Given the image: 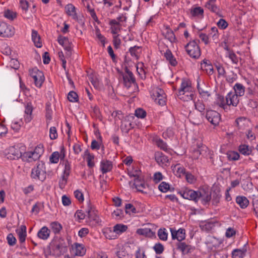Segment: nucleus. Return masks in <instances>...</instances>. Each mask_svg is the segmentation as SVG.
<instances>
[{
  "label": "nucleus",
  "mask_w": 258,
  "mask_h": 258,
  "mask_svg": "<svg viewBox=\"0 0 258 258\" xmlns=\"http://www.w3.org/2000/svg\"><path fill=\"white\" fill-rule=\"evenodd\" d=\"M155 158L156 162L160 165H166L169 161L168 157L160 152L155 153Z\"/></svg>",
  "instance_id": "6ab92c4d"
},
{
  "label": "nucleus",
  "mask_w": 258,
  "mask_h": 258,
  "mask_svg": "<svg viewBox=\"0 0 258 258\" xmlns=\"http://www.w3.org/2000/svg\"><path fill=\"white\" fill-rule=\"evenodd\" d=\"M44 147L42 144L37 145L32 151L26 152L23 154V160L31 162L38 160L43 154Z\"/></svg>",
  "instance_id": "f03ea898"
},
{
  "label": "nucleus",
  "mask_w": 258,
  "mask_h": 258,
  "mask_svg": "<svg viewBox=\"0 0 258 258\" xmlns=\"http://www.w3.org/2000/svg\"><path fill=\"white\" fill-rule=\"evenodd\" d=\"M9 151L10 152L8 156V159L12 160L18 159L21 157L23 158V155L19 149L12 147L10 148Z\"/></svg>",
  "instance_id": "a211bd4d"
},
{
  "label": "nucleus",
  "mask_w": 258,
  "mask_h": 258,
  "mask_svg": "<svg viewBox=\"0 0 258 258\" xmlns=\"http://www.w3.org/2000/svg\"><path fill=\"white\" fill-rule=\"evenodd\" d=\"M125 212L130 215L138 213L136 208L131 204H127L125 206Z\"/></svg>",
  "instance_id": "09e8293b"
},
{
  "label": "nucleus",
  "mask_w": 258,
  "mask_h": 258,
  "mask_svg": "<svg viewBox=\"0 0 258 258\" xmlns=\"http://www.w3.org/2000/svg\"><path fill=\"white\" fill-rule=\"evenodd\" d=\"M117 255L119 258H130V255L123 248H121L117 252Z\"/></svg>",
  "instance_id": "5fc2aeb1"
},
{
  "label": "nucleus",
  "mask_w": 258,
  "mask_h": 258,
  "mask_svg": "<svg viewBox=\"0 0 258 258\" xmlns=\"http://www.w3.org/2000/svg\"><path fill=\"white\" fill-rule=\"evenodd\" d=\"M109 25L111 32L113 35L118 34L121 29V24L116 20L111 19L109 20Z\"/></svg>",
  "instance_id": "dca6fc26"
},
{
  "label": "nucleus",
  "mask_w": 258,
  "mask_h": 258,
  "mask_svg": "<svg viewBox=\"0 0 258 258\" xmlns=\"http://www.w3.org/2000/svg\"><path fill=\"white\" fill-rule=\"evenodd\" d=\"M153 249L157 254H159L162 253L164 251V246L162 244L158 243L155 244Z\"/></svg>",
  "instance_id": "680f3d73"
},
{
  "label": "nucleus",
  "mask_w": 258,
  "mask_h": 258,
  "mask_svg": "<svg viewBox=\"0 0 258 258\" xmlns=\"http://www.w3.org/2000/svg\"><path fill=\"white\" fill-rule=\"evenodd\" d=\"M135 115L138 118H143L146 116V112L142 108H138L135 111Z\"/></svg>",
  "instance_id": "338daca9"
},
{
  "label": "nucleus",
  "mask_w": 258,
  "mask_h": 258,
  "mask_svg": "<svg viewBox=\"0 0 258 258\" xmlns=\"http://www.w3.org/2000/svg\"><path fill=\"white\" fill-rule=\"evenodd\" d=\"M226 155L228 160L230 161L237 160L240 157L239 153L235 151H228Z\"/></svg>",
  "instance_id": "c03bdc74"
},
{
  "label": "nucleus",
  "mask_w": 258,
  "mask_h": 258,
  "mask_svg": "<svg viewBox=\"0 0 258 258\" xmlns=\"http://www.w3.org/2000/svg\"><path fill=\"white\" fill-rule=\"evenodd\" d=\"M137 233L141 235L151 237L153 235V232L150 228H140L137 230Z\"/></svg>",
  "instance_id": "37998d69"
},
{
  "label": "nucleus",
  "mask_w": 258,
  "mask_h": 258,
  "mask_svg": "<svg viewBox=\"0 0 258 258\" xmlns=\"http://www.w3.org/2000/svg\"><path fill=\"white\" fill-rule=\"evenodd\" d=\"M33 110V107L31 103H28L25 106V120L26 122H30L32 119L31 114Z\"/></svg>",
  "instance_id": "7c9ffc66"
},
{
  "label": "nucleus",
  "mask_w": 258,
  "mask_h": 258,
  "mask_svg": "<svg viewBox=\"0 0 258 258\" xmlns=\"http://www.w3.org/2000/svg\"><path fill=\"white\" fill-rule=\"evenodd\" d=\"M85 157H86L87 165L90 168L93 167L95 165L94 155L91 154L88 150H86L84 154V158Z\"/></svg>",
  "instance_id": "473e14b6"
},
{
  "label": "nucleus",
  "mask_w": 258,
  "mask_h": 258,
  "mask_svg": "<svg viewBox=\"0 0 258 258\" xmlns=\"http://www.w3.org/2000/svg\"><path fill=\"white\" fill-rule=\"evenodd\" d=\"M219 105L223 109H225L227 105L236 106L239 102V97L234 93L231 92L228 93L225 99L221 96L219 98Z\"/></svg>",
  "instance_id": "7ed1b4c3"
},
{
  "label": "nucleus",
  "mask_w": 258,
  "mask_h": 258,
  "mask_svg": "<svg viewBox=\"0 0 258 258\" xmlns=\"http://www.w3.org/2000/svg\"><path fill=\"white\" fill-rule=\"evenodd\" d=\"M122 211L120 209H117L112 213V217L115 219L119 220L121 219L122 217Z\"/></svg>",
  "instance_id": "052dcab7"
},
{
  "label": "nucleus",
  "mask_w": 258,
  "mask_h": 258,
  "mask_svg": "<svg viewBox=\"0 0 258 258\" xmlns=\"http://www.w3.org/2000/svg\"><path fill=\"white\" fill-rule=\"evenodd\" d=\"M172 238L173 239H177L179 241H181L185 239V230L180 228L178 230L170 228Z\"/></svg>",
  "instance_id": "ddd939ff"
},
{
  "label": "nucleus",
  "mask_w": 258,
  "mask_h": 258,
  "mask_svg": "<svg viewBox=\"0 0 258 258\" xmlns=\"http://www.w3.org/2000/svg\"><path fill=\"white\" fill-rule=\"evenodd\" d=\"M166 95L165 94H164L163 95H160V97L155 98V102L160 105H164L166 103Z\"/></svg>",
  "instance_id": "bf43d9fd"
},
{
  "label": "nucleus",
  "mask_w": 258,
  "mask_h": 258,
  "mask_svg": "<svg viewBox=\"0 0 258 258\" xmlns=\"http://www.w3.org/2000/svg\"><path fill=\"white\" fill-rule=\"evenodd\" d=\"M192 18H203L204 17V10L200 7L191 8L190 12Z\"/></svg>",
  "instance_id": "412c9836"
},
{
  "label": "nucleus",
  "mask_w": 258,
  "mask_h": 258,
  "mask_svg": "<svg viewBox=\"0 0 258 258\" xmlns=\"http://www.w3.org/2000/svg\"><path fill=\"white\" fill-rule=\"evenodd\" d=\"M195 106L196 109L200 112H203L205 109V106L202 101L198 100L195 102Z\"/></svg>",
  "instance_id": "0e129e2a"
},
{
  "label": "nucleus",
  "mask_w": 258,
  "mask_h": 258,
  "mask_svg": "<svg viewBox=\"0 0 258 258\" xmlns=\"http://www.w3.org/2000/svg\"><path fill=\"white\" fill-rule=\"evenodd\" d=\"M90 81L95 88H98L100 86V83L98 79L94 76L89 77Z\"/></svg>",
  "instance_id": "69168bd1"
},
{
  "label": "nucleus",
  "mask_w": 258,
  "mask_h": 258,
  "mask_svg": "<svg viewBox=\"0 0 258 258\" xmlns=\"http://www.w3.org/2000/svg\"><path fill=\"white\" fill-rule=\"evenodd\" d=\"M68 100L72 102L78 101V96L77 94L74 91H70L68 95Z\"/></svg>",
  "instance_id": "6e6d98bb"
},
{
  "label": "nucleus",
  "mask_w": 258,
  "mask_h": 258,
  "mask_svg": "<svg viewBox=\"0 0 258 258\" xmlns=\"http://www.w3.org/2000/svg\"><path fill=\"white\" fill-rule=\"evenodd\" d=\"M246 249L244 247L242 249H235L232 252L233 258H244L246 255Z\"/></svg>",
  "instance_id": "c85d7f7f"
},
{
  "label": "nucleus",
  "mask_w": 258,
  "mask_h": 258,
  "mask_svg": "<svg viewBox=\"0 0 258 258\" xmlns=\"http://www.w3.org/2000/svg\"><path fill=\"white\" fill-rule=\"evenodd\" d=\"M237 204L242 209L246 208L249 204V201L244 196H238L236 199Z\"/></svg>",
  "instance_id": "2f4dec72"
},
{
  "label": "nucleus",
  "mask_w": 258,
  "mask_h": 258,
  "mask_svg": "<svg viewBox=\"0 0 258 258\" xmlns=\"http://www.w3.org/2000/svg\"><path fill=\"white\" fill-rule=\"evenodd\" d=\"M119 34L114 35L113 36V43L115 48H118L119 47L121 44V40L119 37Z\"/></svg>",
  "instance_id": "e2e57ef3"
},
{
  "label": "nucleus",
  "mask_w": 258,
  "mask_h": 258,
  "mask_svg": "<svg viewBox=\"0 0 258 258\" xmlns=\"http://www.w3.org/2000/svg\"><path fill=\"white\" fill-rule=\"evenodd\" d=\"M172 170L175 175L178 177H181L182 175H184L186 173L184 168L179 164L175 165L173 167Z\"/></svg>",
  "instance_id": "e433bc0d"
},
{
  "label": "nucleus",
  "mask_w": 258,
  "mask_h": 258,
  "mask_svg": "<svg viewBox=\"0 0 258 258\" xmlns=\"http://www.w3.org/2000/svg\"><path fill=\"white\" fill-rule=\"evenodd\" d=\"M125 74L123 75V83L126 87H130L132 84L135 83L136 79L133 74L125 67Z\"/></svg>",
  "instance_id": "1a4fd4ad"
},
{
  "label": "nucleus",
  "mask_w": 258,
  "mask_h": 258,
  "mask_svg": "<svg viewBox=\"0 0 258 258\" xmlns=\"http://www.w3.org/2000/svg\"><path fill=\"white\" fill-rule=\"evenodd\" d=\"M65 9L68 15L71 16L74 20H78V16L76 12V8L73 5L71 4H68L66 6Z\"/></svg>",
  "instance_id": "393cba45"
},
{
  "label": "nucleus",
  "mask_w": 258,
  "mask_h": 258,
  "mask_svg": "<svg viewBox=\"0 0 258 258\" xmlns=\"http://www.w3.org/2000/svg\"><path fill=\"white\" fill-rule=\"evenodd\" d=\"M100 167L103 174L106 173L111 171L113 168L112 163L107 160H102L100 162Z\"/></svg>",
  "instance_id": "f3484780"
},
{
  "label": "nucleus",
  "mask_w": 258,
  "mask_h": 258,
  "mask_svg": "<svg viewBox=\"0 0 258 258\" xmlns=\"http://www.w3.org/2000/svg\"><path fill=\"white\" fill-rule=\"evenodd\" d=\"M140 48L138 46H134L133 47H131L130 49V52L131 54L135 57L136 58H138L139 53H140Z\"/></svg>",
  "instance_id": "4d7b16f0"
},
{
  "label": "nucleus",
  "mask_w": 258,
  "mask_h": 258,
  "mask_svg": "<svg viewBox=\"0 0 258 258\" xmlns=\"http://www.w3.org/2000/svg\"><path fill=\"white\" fill-rule=\"evenodd\" d=\"M164 56L165 57L166 59L169 61L170 64L172 66H175L177 64V61L176 60L171 51L169 49H167L166 52H165Z\"/></svg>",
  "instance_id": "c9c22d12"
},
{
  "label": "nucleus",
  "mask_w": 258,
  "mask_h": 258,
  "mask_svg": "<svg viewBox=\"0 0 258 258\" xmlns=\"http://www.w3.org/2000/svg\"><path fill=\"white\" fill-rule=\"evenodd\" d=\"M178 248L182 251L183 254H187L191 252L192 249L191 246L187 245L184 242L179 243L178 245Z\"/></svg>",
  "instance_id": "58836bf2"
},
{
  "label": "nucleus",
  "mask_w": 258,
  "mask_h": 258,
  "mask_svg": "<svg viewBox=\"0 0 258 258\" xmlns=\"http://www.w3.org/2000/svg\"><path fill=\"white\" fill-rule=\"evenodd\" d=\"M190 91H193L190 81L188 79H183L177 95H181L184 93L189 94Z\"/></svg>",
  "instance_id": "6e6552de"
},
{
  "label": "nucleus",
  "mask_w": 258,
  "mask_h": 258,
  "mask_svg": "<svg viewBox=\"0 0 258 258\" xmlns=\"http://www.w3.org/2000/svg\"><path fill=\"white\" fill-rule=\"evenodd\" d=\"M205 7L211 12L215 13L217 15L222 17V12L220 8L216 6L215 2L206 3Z\"/></svg>",
  "instance_id": "aec40b11"
},
{
  "label": "nucleus",
  "mask_w": 258,
  "mask_h": 258,
  "mask_svg": "<svg viewBox=\"0 0 258 258\" xmlns=\"http://www.w3.org/2000/svg\"><path fill=\"white\" fill-rule=\"evenodd\" d=\"M50 230L46 226L42 227L38 232V237L43 240H46L50 235Z\"/></svg>",
  "instance_id": "5701e85b"
},
{
  "label": "nucleus",
  "mask_w": 258,
  "mask_h": 258,
  "mask_svg": "<svg viewBox=\"0 0 258 258\" xmlns=\"http://www.w3.org/2000/svg\"><path fill=\"white\" fill-rule=\"evenodd\" d=\"M141 178L140 179H135L134 184L138 189L140 191H143V189L146 188V184L144 181H141Z\"/></svg>",
  "instance_id": "79ce46f5"
},
{
  "label": "nucleus",
  "mask_w": 258,
  "mask_h": 258,
  "mask_svg": "<svg viewBox=\"0 0 258 258\" xmlns=\"http://www.w3.org/2000/svg\"><path fill=\"white\" fill-rule=\"evenodd\" d=\"M12 28L4 22L0 23V35L3 37H10L14 34Z\"/></svg>",
  "instance_id": "9b49d317"
},
{
  "label": "nucleus",
  "mask_w": 258,
  "mask_h": 258,
  "mask_svg": "<svg viewBox=\"0 0 258 258\" xmlns=\"http://www.w3.org/2000/svg\"><path fill=\"white\" fill-rule=\"evenodd\" d=\"M239 152L244 156H248L252 151V148L246 144H241L238 147Z\"/></svg>",
  "instance_id": "bb28decb"
},
{
  "label": "nucleus",
  "mask_w": 258,
  "mask_h": 258,
  "mask_svg": "<svg viewBox=\"0 0 258 258\" xmlns=\"http://www.w3.org/2000/svg\"><path fill=\"white\" fill-rule=\"evenodd\" d=\"M113 228L114 229V232L118 236L123 232L126 231L127 227L126 225L122 224H117L114 226Z\"/></svg>",
  "instance_id": "4c0bfd02"
},
{
  "label": "nucleus",
  "mask_w": 258,
  "mask_h": 258,
  "mask_svg": "<svg viewBox=\"0 0 258 258\" xmlns=\"http://www.w3.org/2000/svg\"><path fill=\"white\" fill-rule=\"evenodd\" d=\"M32 40L36 47L40 48L42 46V43L40 40V36L38 32L34 30L32 31Z\"/></svg>",
  "instance_id": "cd10ccee"
},
{
  "label": "nucleus",
  "mask_w": 258,
  "mask_h": 258,
  "mask_svg": "<svg viewBox=\"0 0 258 258\" xmlns=\"http://www.w3.org/2000/svg\"><path fill=\"white\" fill-rule=\"evenodd\" d=\"M156 144L161 149L167 152H169V149L166 143L164 142L163 140L161 139L157 140L156 141Z\"/></svg>",
  "instance_id": "603ef678"
},
{
  "label": "nucleus",
  "mask_w": 258,
  "mask_h": 258,
  "mask_svg": "<svg viewBox=\"0 0 258 258\" xmlns=\"http://www.w3.org/2000/svg\"><path fill=\"white\" fill-rule=\"evenodd\" d=\"M159 189L163 192H166L169 189V185L165 182H162L158 186Z\"/></svg>",
  "instance_id": "774afa93"
},
{
  "label": "nucleus",
  "mask_w": 258,
  "mask_h": 258,
  "mask_svg": "<svg viewBox=\"0 0 258 258\" xmlns=\"http://www.w3.org/2000/svg\"><path fill=\"white\" fill-rule=\"evenodd\" d=\"M164 94H165L164 91L162 89L157 87L152 90L151 96L154 100L155 98L160 97V95H163Z\"/></svg>",
  "instance_id": "de8ad7c7"
},
{
  "label": "nucleus",
  "mask_w": 258,
  "mask_h": 258,
  "mask_svg": "<svg viewBox=\"0 0 258 258\" xmlns=\"http://www.w3.org/2000/svg\"><path fill=\"white\" fill-rule=\"evenodd\" d=\"M103 234L106 238L109 239H114L117 237L116 234L114 232V229H111V228H107L103 230Z\"/></svg>",
  "instance_id": "72a5a7b5"
},
{
  "label": "nucleus",
  "mask_w": 258,
  "mask_h": 258,
  "mask_svg": "<svg viewBox=\"0 0 258 258\" xmlns=\"http://www.w3.org/2000/svg\"><path fill=\"white\" fill-rule=\"evenodd\" d=\"M185 50L192 58L197 59L201 56V49L195 40L190 41L185 46Z\"/></svg>",
  "instance_id": "39448f33"
},
{
  "label": "nucleus",
  "mask_w": 258,
  "mask_h": 258,
  "mask_svg": "<svg viewBox=\"0 0 258 258\" xmlns=\"http://www.w3.org/2000/svg\"><path fill=\"white\" fill-rule=\"evenodd\" d=\"M87 216L89 219V221H88L89 225H94L98 223L99 222V218L97 216L96 212L92 209L90 208L87 211Z\"/></svg>",
  "instance_id": "4468645a"
},
{
  "label": "nucleus",
  "mask_w": 258,
  "mask_h": 258,
  "mask_svg": "<svg viewBox=\"0 0 258 258\" xmlns=\"http://www.w3.org/2000/svg\"><path fill=\"white\" fill-rule=\"evenodd\" d=\"M181 195L185 199L192 200L195 202L198 201V191L194 190L186 189L181 193Z\"/></svg>",
  "instance_id": "f8f14e48"
},
{
  "label": "nucleus",
  "mask_w": 258,
  "mask_h": 258,
  "mask_svg": "<svg viewBox=\"0 0 258 258\" xmlns=\"http://www.w3.org/2000/svg\"><path fill=\"white\" fill-rule=\"evenodd\" d=\"M199 147L200 149V153H201V155H202L204 158H211L210 151L207 147L202 145L201 146Z\"/></svg>",
  "instance_id": "ea45409f"
},
{
  "label": "nucleus",
  "mask_w": 258,
  "mask_h": 258,
  "mask_svg": "<svg viewBox=\"0 0 258 258\" xmlns=\"http://www.w3.org/2000/svg\"><path fill=\"white\" fill-rule=\"evenodd\" d=\"M158 236L161 240L166 241L167 240L168 233L165 228L159 229Z\"/></svg>",
  "instance_id": "8fccbe9b"
},
{
  "label": "nucleus",
  "mask_w": 258,
  "mask_h": 258,
  "mask_svg": "<svg viewBox=\"0 0 258 258\" xmlns=\"http://www.w3.org/2000/svg\"><path fill=\"white\" fill-rule=\"evenodd\" d=\"M227 52L226 53V56L228 57L232 61V62L234 64H237L239 58L236 56V55L232 51H230L227 49Z\"/></svg>",
  "instance_id": "49530a36"
},
{
  "label": "nucleus",
  "mask_w": 258,
  "mask_h": 258,
  "mask_svg": "<svg viewBox=\"0 0 258 258\" xmlns=\"http://www.w3.org/2000/svg\"><path fill=\"white\" fill-rule=\"evenodd\" d=\"M165 37L172 43L175 42L176 39L173 32L170 29L167 30Z\"/></svg>",
  "instance_id": "13d9d810"
},
{
  "label": "nucleus",
  "mask_w": 258,
  "mask_h": 258,
  "mask_svg": "<svg viewBox=\"0 0 258 258\" xmlns=\"http://www.w3.org/2000/svg\"><path fill=\"white\" fill-rule=\"evenodd\" d=\"M73 251L76 255H83L86 252V249L83 245L79 243H75L72 247Z\"/></svg>",
  "instance_id": "b1692460"
},
{
  "label": "nucleus",
  "mask_w": 258,
  "mask_h": 258,
  "mask_svg": "<svg viewBox=\"0 0 258 258\" xmlns=\"http://www.w3.org/2000/svg\"><path fill=\"white\" fill-rule=\"evenodd\" d=\"M233 89L234 90V93L238 97L242 96L244 94L245 88L241 84L236 83L234 86Z\"/></svg>",
  "instance_id": "f704fd0d"
},
{
  "label": "nucleus",
  "mask_w": 258,
  "mask_h": 258,
  "mask_svg": "<svg viewBox=\"0 0 258 258\" xmlns=\"http://www.w3.org/2000/svg\"><path fill=\"white\" fill-rule=\"evenodd\" d=\"M58 42L64 49L67 51L66 56H70L71 55L72 47L69 39L66 37L61 36H58L57 38Z\"/></svg>",
  "instance_id": "9d476101"
},
{
  "label": "nucleus",
  "mask_w": 258,
  "mask_h": 258,
  "mask_svg": "<svg viewBox=\"0 0 258 258\" xmlns=\"http://www.w3.org/2000/svg\"><path fill=\"white\" fill-rule=\"evenodd\" d=\"M198 201L201 200L202 203L206 204L211 199V194L204 189L198 191Z\"/></svg>",
  "instance_id": "2eb2a0df"
},
{
  "label": "nucleus",
  "mask_w": 258,
  "mask_h": 258,
  "mask_svg": "<svg viewBox=\"0 0 258 258\" xmlns=\"http://www.w3.org/2000/svg\"><path fill=\"white\" fill-rule=\"evenodd\" d=\"M67 244L64 239L61 238H55L51 243V247L54 253L60 255L67 251Z\"/></svg>",
  "instance_id": "20e7f679"
},
{
  "label": "nucleus",
  "mask_w": 258,
  "mask_h": 258,
  "mask_svg": "<svg viewBox=\"0 0 258 258\" xmlns=\"http://www.w3.org/2000/svg\"><path fill=\"white\" fill-rule=\"evenodd\" d=\"M198 89L202 98L205 100H207L208 98L211 96L210 89L207 87L204 86L201 87L198 84Z\"/></svg>",
  "instance_id": "4be33fe9"
},
{
  "label": "nucleus",
  "mask_w": 258,
  "mask_h": 258,
  "mask_svg": "<svg viewBox=\"0 0 258 258\" xmlns=\"http://www.w3.org/2000/svg\"><path fill=\"white\" fill-rule=\"evenodd\" d=\"M32 78L35 86L38 88L41 87L44 81L43 73L42 72H38V74H37V76H35Z\"/></svg>",
  "instance_id": "c756f323"
},
{
  "label": "nucleus",
  "mask_w": 258,
  "mask_h": 258,
  "mask_svg": "<svg viewBox=\"0 0 258 258\" xmlns=\"http://www.w3.org/2000/svg\"><path fill=\"white\" fill-rule=\"evenodd\" d=\"M4 16L10 20H13L17 17V13L10 10H7L4 12Z\"/></svg>",
  "instance_id": "3c124183"
},
{
  "label": "nucleus",
  "mask_w": 258,
  "mask_h": 258,
  "mask_svg": "<svg viewBox=\"0 0 258 258\" xmlns=\"http://www.w3.org/2000/svg\"><path fill=\"white\" fill-rule=\"evenodd\" d=\"M178 97L184 101H188L193 99L194 94L193 91H190L189 94L187 93H183L181 95H177Z\"/></svg>",
  "instance_id": "a19ab883"
},
{
  "label": "nucleus",
  "mask_w": 258,
  "mask_h": 258,
  "mask_svg": "<svg viewBox=\"0 0 258 258\" xmlns=\"http://www.w3.org/2000/svg\"><path fill=\"white\" fill-rule=\"evenodd\" d=\"M50 228L54 233H58L62 229V226L57 222H53L50 225Z\"/></svg>",
  "instance_id": "a18cd8bd"
},
{
  "label": "nucleus",
  "mask_w": 258,
  "mask_h": 258,
  "mask_svg": "<svg viewBox=\"0 0 258 258\" xmlns=\"http://www.w3.org/2000/svg\"><path fill=\"white\" fill-rule=\"evenodd\" d=\"M206 117L211 124L215 126L219 124L221 119L220 114L212 110L207 111Z\"/></svg>",
  "instance_id": "423d86ee"
},
{
  "label": "nucleus",
  "mask_w": 258,
  "mask_h": 258,
  "mask_svg": "<svg viewBox=\"0 0 258 258\" xmlns=\"http://www.w3.org/2000/svg\"><path fill=\"white\" fill-rule=\"evenodd\" d=\"M31 177L35 180H39L41 181L46 179V168L44 162L38 161L37 163L36 166L32 169Z\"/></svg>",
  "instance_id": "f257e3e1"
},
{
  "label": "nucleus",
  "mask_w": 258,
  "mask_h": 258,
  "mask_svg": "<svg viewBox=\"0 0 258 258\" xmlns=\"http://www.w3.org/2000/svg\"><path fill=\"white\" fill-rule=\"evenodd\" d=\"M66 157V151L63 146L60 147V152L55 151L53 152L50 157L49 161L51 163L56 164L59 161V159L61 160H64Z\"/></svg>",
  "instance_id": "0eeeda50"
},
{
  "label": "nucleus",
  "mask_w": 258,
  "mask_h": 258,
  "mask_svg": "<svg viewBox=\"0 0 258 258\" xmlns=\"http://www.w3.org/2000/svg\"><path fill=\"white\" fill-rule=\"evenodd\" d=\"M204 68H205V70L208 75H210L213 73V68L211 64H208L207 62L204 61V62L202 63V68L204 69Z\"/></svg>",
  "instance_id": "864d4df0"
},
{
  "label": "nucleus",
  "mask_w": 258,
  "mask_h": 258,
  "mask_svg": "<svg viewBox=\"0 0 258 258\" xmlns=\"http://www.w3.org/2000/svg\"><path fill=\"white\" fill-rule=\"evenodd\" d=\"M19 236V240L21 243L25 242L26 237V227L25 225H21L19 229L16 230Z\"/></svg>",
  "instance_id": "a878e982"
}]
</instances>
